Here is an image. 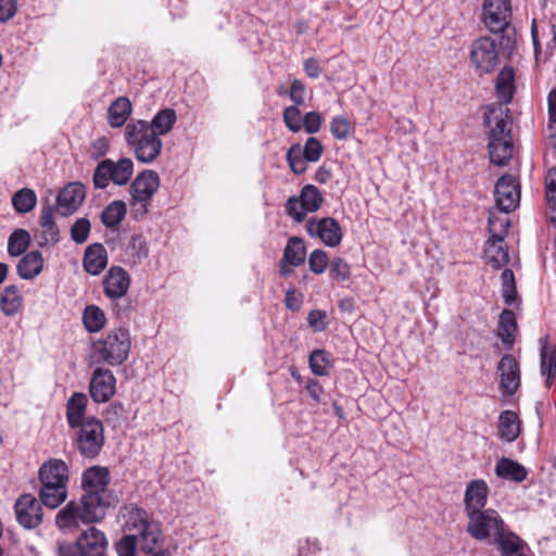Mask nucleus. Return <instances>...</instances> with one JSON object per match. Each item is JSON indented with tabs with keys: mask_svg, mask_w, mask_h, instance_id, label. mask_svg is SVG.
<instances>
[{
	"mask_svg": "<svg viewBox=\"0 0 556 556\" xmlns=\"http://www.w3.org/2000/svg\"><path fill=\"white\" fill-rule=\"evenodd\" d=\"M150 201H139L131 198V212L136 219L143 218L149 211Z\"/></svg>",
	"mask_w": 556,
	"mask_h": 556,
	"instance_id": "62",
	"label": "nucleus"
},
{
	"mask_svg": "<svg viewBox=\"0 0 556 556\" xmlns=\"http://www.w3.org/2000/svg\"><path fill=\"white\" fill-rule=\"evenodd\" d=\"M298 200L301 203V207L306 211V213L318 211L324 202L320 190L314 185H305Z\"/></svg>",
	"mask_w": 556,
	"mask_h": 556,
	"instance_id": "34",
	"label": "nucleus"
},
{
	"mask_svg": "<svg viewBox=\"0 0 556 556\" xmlns=\"http://www.w3.org/2000/svg\"><path fill=\"white\" fill-rule=\"evenodd\" d=\"M132 105L128 98L118 97L108 109V122L112 128L124 126L131 115Z\"/></svg>",
	"mask_w": 556,
	"mask_h": 556,
	"instance_id": "30",
	"label": "nucleus"
},
{
	"mask_svg": "<svg viewBox=\"0 0 556 556\" xmlns=\"http://www.w3.org/2000/svg\"><path fill=\"white\" fill-rule=\"evenodd\" d=\"M39 247L55 244L60 241V229L55 222L54 206L42 205L39 216V229L35 231Z\"/></svg>",
	"mask_w": 556,
	"mask_h": 556,
	"instance_id": "18",
	"label": "nucleus"
},
{
	"mask_svg": "<svg viewBox=\"0 0 556 556\" xmlns=\"http://www.w3.org/2000/svg\"><path fill=\"white\" fill-rule=\"evenodd\" d=\"M491 117H494L495 126L491 128L489 135L490 161L495 165L503 166L511 159L514 152L509 109L496 108L495 104H491L484 114L485 125L490 126Z\"/></svg>",
	"mask_w": 556,
	"mask_h": 556,
	"instance_id": "2",
	"label": "nucleus"
},
{
	"mask_svg": "<svg viewBox=\"0 0 556 556\" xmlns=\"http://www.w3.org/2000/svg\"><path fill=\"white\" fill-rule=\"evenodd\" d=\"M126 143L140 163H152L162 151V140L143 119H131L125 127Z\"/></svg>",
	"mask_w": 556,
	"mask_h": 556,
	"instance_id": "4",
	"label": "nucleus"
},
{
	"mask_svg": "<svg viewBox=\"0 0 556 556\" xmlns=\"http://www.w3.org/2000/svg\"><path fill=\"white\" fill-rule=\"evenodd\" d=\"M176 121L177 115L175 110L167 108L159 111L149 124L151 129L160 137L168 134L173 129Z\"/></svg>",
	"mask_w": 556,
	"mask_h": 556,
	"instance_id": "36",
	"label": "nucleus"
},
{
	"mask_svg": "<svg viewBox=\"0 0 556 556\" xmlns=\"http://www.w3.org/2000/svg\"><path fill=\"white\" fill-rule=\"evenodd\" d=\"M286 211L290 217H292L296 223H301L304 220L306 216V211L301 207V203L298 200V197H290L286 202Z\"/></svg>",
	"mask_w": 556,
	"mask_h": 556,
	"instance_id": "55",
	"label": "nucleus"
},
{
	"mask_svg": "<svg viewBox=\"0 0 556 556\" xmlns=\"http://www.w3.org/2000/svg\"><path fill=\"white\" fill-rule=\"evenodd\" d=\"M495 93L500 100L496 108L507 105L511 102L515 93V72L509 65L504 66L495 79Z\"/></svg>",
	"mask_w": 556,
	"mask_h": 556,
	"instance_id": "23",
	"label": "nucleus"
},
{
	"mask_svg": "<svg viewBox=\"0 0 556 556\" xmlns=\"http://www.w3.org/2000/svg\"><path fill=\"white\" fill-rule=\"evenodd\" d=\"M130 346L129 331L122 327L109 331L104 339L93 343L94 354L112 366L121 365L127 359Z\"/></svg>",
	"mask_w": 556,
	"mask_h": 556,
	"instance_id": "5",
	"label": "nucleus"
},
{
	"mask_svg": "<svg viewBox=\"0 0 556 556\" xmlns=\"http://www.w3.org/2000/svg\"><path fill=\"white\" fill-rule=\"evenodd\" d=\"M311 237H317L327 247H338L343 238V232L338 220L332 217L309 218L305 225Z\"/></svg>",
	"mask_w": 556,
	"mask_h": 556,
	"instance_id": "14",
	"label": "nucleus"
},
{
	"mask_svg": "<svg viewBox=\"0 0 556 556\" xmlns=\"http://www.w3.org/2000/svg\"><path fill=\"white\" fill-rule=\"evenodd\" d=\"M22 304V298L18 289L14 285L7 286L0 298V308L7 316L15 315Z\"/></svg>",
	"mask_w": 556,
	"mask_h": 556,
	"instance_id": "39",
	"label": "nucleus"
},
{
	"mask_svg": "<svg viewBox=\"0 0 556 556\" xmlns=\"http://www.w3.org/2000/svg\"><path fill=\"white\" fill-rule=\"evenodd\" d=\"M556 374V349H548L546 344L541 348V374Z\"/></svg>",
	"mask_w": 556,
	"mask_h": 556,
	"instance_id": "51",
	"label": "nucleus"
},
{
	"mask_svg": "<svg viewBox=\"0 0 556 556\" xmlns=\"http://www.w3.org/2000/svg\"><path fill=\"white\" fill-rule=\"evenodd\" d=\"M494 198L502 213H509L518 207L520 202V186L513 175H503L495 185Z\"/></svg>",
	"mask_w": 556,
	"mask_h": 556,
	"instance_id": "11",
	"label": "nucleus"
},
{
	"mask_svg": "<svg viewBox=\"0 0 556 556\" xmlns=\"http://www.w3.org/2000/svg\"><path fill=\"white\" fill-rule=\"evenodd\" d=\"M111 477L106 467L92 466L84 471L81 488L85 491L79 501H70L55 516L59 529L78 528L80 523H94L106 515L104 493Z\"/></svg>",
	"mask_w": 556,
	"mask_h": 556,
	"instance_id": "1",
	"label": "nucleus"
},
{
	"mask_svg": "<svg viewBox=\"0 0 556 556\" xmlns=\"http://www.w3.org/2000/svg\"><path fill=\"white\" fill-rule=\"evenodd\" d=\"M126 213V203L121 200H115L103 210L101 222L106 228H114L125 218Z\"/></svg>",
	"mask_w": 556,
	"mask_h": 556,
	"instance_id": "38",
	"label": "nucleus"
},
{
	"mask_svg": "<svg viewBox=\"0 0 556 556\" xmlns=\"http://www.w3.org/2000/svg\"><path fill=\"white\" fill-rule=\"evenodd\" d=\"M498 437L501 440L511 443L520 434L521 425L518 415L513 410H504L498 417Z\"/></svg>",
	"mask_w": 556,
	"mask_h": 556,
	"instance_id": "28",
	"label": "nucleus"
},
{
	"mask_svg": "<svg viewBox=\"0 0 556 556\" xmlns=\"http://www.w3.org/2000/svg\"><path fill=\"white\" fill-rule=\"evenodd\" d=\"M137 546L135 536L125 534L116 542L115 549L118 556H136Z\"/></svg>",
	"mask_w": 556,
	"mask_h": 556,
	"instance_id": "53",
	"label": "nucleus"
},
{
	"mask_svg": "<svg viewBox=\"0 0 556 556\" xmlns=\"http://www.w3.org/2000/svg\"><path fill=\"white\" fill-rule=\"evenodd\" d=\"M511 5L509 0H484L483 21L492 33H502L510 24Z\"/></svg>",
	"mask_w": 556,
	"mask_h": 556,
	"instance_id": "13",
	"label": "nucleus"
},
{
	"mask_svg": "<svg viewBox=\"0 0 556 556\" xmlns=\"http://www.w3.org/2000/svg\"><path fill=\"white\" fill-rule=\"evenodd\" d=\"M470 62L479 75L490 74L498 63V51L494 39L480 37L470 46Z\"/></svg>",
	"mask_w": 556,
	"mask_h": 556,
	"instance_id": "9",
	"label": "nucleus"
},
{
	"mask_svg": "<svg viewBox=\"0 0 556 556\" xmlns=\"http://www.w3.org/2000/svg\"><path fill=\"white\" fill-rule=\"evenodd\" d=\"M306 390L312 400H314L317 403L320 401V396L324 392V389L318 380L309 379L306 383Z\"/></svg>",
	"mask_w": 556,
	"mask_h": 556,
	"instance_id": "63",
	"label": "nucleus"
},
{
	"mask_svg": "<svg viewBox=\"0 0 556 556\" xmlns=\"http://www.w3.org/2000/svg\"><path fill=\"white\" fill-rule=\"evenodd\" d=\"M489 232L490 238L485 242L484 248V256L486 260V263L492 266L494 269H500L502 266L506 265L509 261L508 251L506 248H504L503 243V232L504 230L501 229L500 232H497L496 228V217L491 214L489 216Z\"/></svg>",
	"mask_w": 556,
	"mask_h": 556,
	"instance_id": "12",
	"label": "nucleus"
},
{
	"mask_svg": "<svg viewBox=\"0 0 556 556\" xmlns=\"http://www.w3.org/2000/svg\"><path fill=\"white\" fill-rule=\"evenodd\" d=\"M495 473L497 477L514 482H522L528 477L527 469L516 460L502 457L495 465Z\"/></svg>",
	"mask_w": 556,
	"mask_h": 556,
	"instance_id": "31",
	"label": "nucleus"
},
{
	"mask_svg": "<svg viewBox=\"0 0 556 556\" xmlns=\"http://www.w3.org/2000/svg\"><path fill=\"white\" fill-rule=\"evenodd\" d=\"M516 331L517 320L515 313L510 309H504L498 318L497 337L507 349H511L514 345Z\"/></svg>",
	"mask_w": 556,
	"mask_h": 556,
	"instance_id": "33",
	"label": "nucleus"
},
{
	"mask_svg": "<svg viewBox=\"0 0 556 556\" xmlns=\"http://www.w3.org/2000/svg\"><path fill=\"white\" fill-rule=\"evenodd\" d=\"M494 543L502 556H521L527 546L519 535L506 527L494 538Z\"/></svg>",
	"mask_w": 556,
	"mask_h": 556,
	"instance_id": "25",
	"label": "nucleus"
},
{
	"mask_svg": "<svg viewBox=\"0 0 556 556\" xmlns=\"http://www.w3.org/2000/svg\"><path fill=\"white\" fill-rule=\"evenodd\" d=\"M11 202L17 213L26 214L36 207L37 194L30 188H22L12 195Z\"/></svg>",
	"mask_w": 556,
	"mask_h": 556,
	"instance_id": "37",
	"label": "nucleus"
},
{
	"mask_svg": "<svg viewBox=\"0 0 556 556\" xmlns=\"http://www.w3.org/2000/svg\"><path fill=\"white\" fill-rule=\"evenodd\" d=\"M76 542L84 556H104L108 547L104 533L94 527L83 531Z\"/></svg>",
	"mask_w": 556,
	"mask_h": 556,
	"instance_id": "22",
	"label": "nucleus"
},
{
	"mask_svg": "<svg viewBox=\"0 0 556 556\" xmlns=\"http://www.w3.org/2000/svg\"><path fill=\"white\" fill-rule=\"evenodd\" d=\"M91 229V224L88 218L81 217L71 227V238L77 244H83L87 241Z\"/></svg>",
	"mask_w": 556,
	"mask_h": 556,
	"instance_id": "46",
	"label": "nucleus"
},
{
	"mask_svg": "<svg viewBox=\"0 0 556 556\" xmlns=\"http://www.w3.org/2000/svg\"><path fill=\"white\" fill-rule=\"evenodd\" d=\"M43 267V258L39 251L25 254L17 264V274L21 278L30 280L38 276Z\"/></svg>",
	"mask_w": 556,
	"mask_h": 556,
	"instance_id": "32",
	"label": "nucleus"
},
{
	"mask_svg": "<svg viewBox=\"0 0 556 556\" xmlns=\"http://www.w3.org/2000/svg\"><path fill=\"white\" fill-rule=\"evenodd\" d=\"M286 306L291 311H299L302 300L294 289H288L285 298Z\"/></svg>",
	"mask_w": 556,
	"mask_h": 556,
	"instance_id": "64",
	"label": "nucleus"
},
{
	"mask_svg": "<svg viewBox=\"0 0 556 556\" xmlns=\"http://www.w3.org/2000/svg\"><path fill=\"white\" fill-rule=\"evenodd\" d=\"M545 195L551 213L549 220L556 225V168H552L547 173L545 178Z\"/></svg>",
	"mask_w": 556,
	"mask_h": 556,
	"instance_id": "44",
	"label": "nucleus"
},
{
	"mask_svg": "<svg viewBox=\"0 0 556 556\" xmlns=\"http://www.w3.org/2000/svg\"><path fill=\"white\" fill-rule=\"evenodd\" d=\"M16 519L26 529H34L42 521L40 503L31 494L21 495L14 505Z\"/></svg>",
	"mask_w": 556,
	"mask_h": 556,
	"instance_id": "16",
	"label": "nucleus"
},
{
	"mask_svg": "<svg viewBox=\"0 0 556 556\" xmlns=\"http://www.w3.org/2000/svg\"><path fill=\"white\" fill-rule=\"evenodd\" d=\"M466 517L468 519L466 531L477 541L495 538L506 527L498 511L493 508L478 510L466 515Z\"/></svg>",
	"mask_w": 556,
	"mask_h": 556,
	"instance_id": "8",
	"label": "nucleus"
},
{
	"mask_svg": "<svg viewBox=\"0 0 556 556\" xmlns=\"http://www.w3.org/2000/svg\"><path fill=\"white\" fill-rule=\"evenodd\" d=\"M489 486L482 479L471 480L466 488L464 495L465 515L486 509Z\"/></svg>",
	"mask_w": 556,
	"mask_h": 556,
	"instance_id": "21",
	"label": "nucleus"
},
{
	"mask_svg": "<svg viewBox=\"0 0 556 556\" xmlns=\"http://www.w3.org/2000/svg\"><path fill=\"white\" fill-rule=\"evenodd\" d=\"M330 261L327 253L324 250L316 249L308 256V266L312 273L320 275L323 274Z\"/></svg>",
	"mask_w": 556,
	"mask_h": 556,
	"instance_id": "50",
	"label": "nucleus"
},
{
	"mask_svg": "<svg viewBox=\"0 0 556 556\" xmlns=\"http://www.w3.org/2000/svg\"><path fill=\"white\" fill-rule=\"evenodd\" d=\"M498 390L504 397L516 394L521 384L519 362L513 354H504L497 364Z\"/></svg>",
	"mask_w": 556,
	"mask_h": 556,
	"instance_id": "10",
	"label": "nucleus"
},
{
	"mask_svg": "<svg viewBox=\"0 0 556 556\" xmlns=\"http://www.w3.org/2000/svg\"><path fill=\"white\" fill-rule=\"evenodd\" d=\"M126 254L131 258L134 264H139L148 257L149 249L142 235H131L126 247Z\"/></svg>",
	"mask_w": 556,
	"mask_h": 556,
	"instance_id": "42",
	"label": "nucleus"
},
{
	"mask_svg": "<svg viewBox=\"0 0 556 556\" xmlns=\"http://www.w3.org/2000/svg\"><path fill=\"white\" fill-rule=\"evenodd\" d=\"M116 379L110 369L96 368L92 372L89 393L96 403H106L115 394Z\"/></svg>",
	"mask_w": 556,
	"mask_h": 556,
	"instance_id": "15",
	"label": "nucleus"
},
{
	"mask_svg": "<svg viewBox=\"0 0 556 556\" xmlns=\"http://www.w3.org/2000/svg\"><path fill=\"white\" fill-rule=\"evenodd\" d=\"M303 67L305 74L313 79L318 78L321 73L319 61L315 58L306 59L304 61Z\"/></svg>",
	"mask_w": 556,
	"mask_h": 556,
	"instance_id": "60",
	"label": "nucleus"
},
{
	"mask_svg": "<svg viewBox=\"0 0 556 556\" xmlns=\"http://www.w3.org/2000/svg\"><path fill=\"white\" fill-rule=\"evenodd\" d=\"M39 498L50 509L59 507L67 497V486L52 482H40Z\"/></svg>",
	"mask_w": 556,
	"mask_h": 556,
	"instance_id": "29",
	"label": "nucleus"
},
{
	"mask_svg": "<svg viewBox=\"0 0 556 556\" xmlns=\"http://www.w3.org/2000/svg\"><path fill=\"white\" fill-rule=\"evenodd\" d=\"M307 323L315 331L326 330L328 326L326 312L321 309L311 311L307 316Z\"/></svg>",
	"mask_w": 556,
	"mask_h": 556,
	"instance_id": "54",
	"label": "nucleus"
},
{
	"mask_svg": "<svg viewBox=\"0 0 556 556\" xmlns=\"http://www.w3.org/2000/svg\"><path fill=\"white\" fill-rule=\"evenodd\" d=\"M134 173V163L129 157H123L117 162L110 159L101 161L93 173L92 181L97 189H105L110 181L118 186L126 185Z\"/></svg>",
	"mask_w": 556,
	"mask_h": 556,
	"instance_id": "7",
	"label": "nucleus"
},
{
	"mask_svg": "<svg viewBox=\"0 0 556 556\" xmlns=\"http://www.w3.org/2000/svg\"><path fill=\"white\" fill-rule=\"evenodd\" d=\"M126 521L125 530L129 535L135 536L136 543L142 553H152L164 544V535L161 523L143 508L137 505L125 507Z\"/></svg>",
	"mask_w": 556,
	"mask_h": 556,
	"instance_id": "3",
	"label": "nucleus"
},
{
	"mask_svg": "<svg viewBox=\"0 0 556 556\" xmlns=\"http://www.w3.org/2000/svg\"><path fill=\"white\" fill-rule=\"evenodd\" d=\"M56 556H84L77 542L58 541L55 545Z\"/></svg>",
	"mask_w": 556,
	"mask_h": 556,
	"instance_id": "57",
	"label": "nucleus"
},
{
	"mask_svg": "<svg viewBox=\"0 0 556 556\" xmlns=\"http://www.w3.org/2000/svg\"><path fill=\"white\" fill-rule=\"evenodd\" d=\"M109 151V141L105 137L97 139L90 149V154L93 159H99Z\"/></svg>",
	"mask_w": 556,
	"mask_h": 556,
	"instance_id": "61",
	"label": "nucleus"
},
{
	"mask_svg": "<svg viewBox=\"0 0 556 556\" xmlns=\"http://www.w3.org/2000/svg\"><path fill=\"white\" fill-rule=\"evenodd\" d=\"M321 116L318 112L311 111L303 116V125L305 131L308 134H316L321 128Z\"/></svg>",
	"mask_w": 556,
	"mask_h": 556,
	"instance_id": "56",
	"label": "nucleus"
},
{
	"mask_svg": "<svg viewBox=\"0 0 556 556\" xmlns=\"http://www.w3.org/2000/svg\"><path fill=\"white\" fill-rule=\"evenodd\" d=\"M308 365L316 376H327L331 367L329 354L324 350H314L308 357Z\"/></svg>",
	"mask_w": 556,
	"mask_h": 556,
	"instance_id": "43",
	"label": "nucleus"
},
{
	"mask_svg": "<svg viewBox=\"0 0 556 556\" xmlns=\"http://www.w3.org/2000/svg\"><path fill=\"white\" fill-rule=\"evenodd\" d=\"M287 161L291 170L296 175L303 174L307 168V161L302 154V147L300 143H294L290 147L287 152Z\"/></svg>",
	"mask_w": 556,
	"mask_h": 556,
	"instance_id": "45",
	"label": "nucleus"
},
{
	"mask_svg": "<svg viewBox=\"0 0 556 556\" xmlns=\"http://www.w3.org/2000/svg\"><path fill=\"white\" fill-rule=\"evenodd\" d=\"M330 277L337 281H344L351 276L350 265L339 256L333 257L329 263Z\"/></svg>",
	"mask_w": 556,
	"mask_h": 556,
	"instance_id": "47",
	"label": "nucleus"
},
{
	"mask_svg": "<svg viewBox=\"0 0 556 556\" xmlns=\"http://www.w3.org/2000/svg\"><path fill=\"white\" fill-rule=\"evenodd\" d=\"M30 233L22 228L15 229L8 239V253L17 257L23 255L30 244Z\"/></svg>",
	"mask_w": 556,
	"mask_h": 556,
	"instance_id": "40",
	"label": "nucleus"
},
{
	"mask_svg": "<svg viewBox=\"0 0 556 556\" xmlns=\"http://www.w3.org/2000/svg\"><path fill=\"white\" fill-rule=\"evenodd\" d=\"M88 397L85 393L74 392L66 402V421L70 428L76 429L85 424Z\"/></svg>",
	"mask_w": 556,
	"mask_h": 556,
	"instance_id": "26",
	"label": "nucleus"
},
{
	"mask_svg": "<svg viewBox=\"0 0 556 556\" xmlns=\"http://www.w3.org/2000/svg\"><path fill=\"white\" fill-rule=\"evenodd\" d=\"M40 482H52L67 486L68 483V467L61 459H50L43 463L39 469Z\"/></svg>",
	"mask_w": 556,
	"mask_h": 556,
	"instance_id": "27",
	"label": "nucleus"
},
{
	"mask_svg": "<svg viewBox=\"0 0 556 556\" xmlns=\"http://www.w3.org/2000/svg\"><path fill=\"white\" fill-rule=\"evenodd\" d=\"M160 186L157 173L151 169L142 170L130 185V195L135 200L150 201Z\"/></svg>",
	"mask_w": 556,
	"mask_h": 556,
	"instance_id": "20",
	"label": "nucleus"
},
{
	"mask_svg": "<svg viewBox=\"0 0 556 556\" xmlns=\"http://www.w3.org/2000/svg\"><path fill=\"white\" fill-rule=\"evenodd\" d=\"M83 323L88 332L96 333L104 328L106 317L100 307L88 305L83 313Z\"/></svg>",
	"mask_w": 556,
	"mask_h": 556,
	"instance_id": "41",
	"label": "nucleus"
},
{
	"mask_svg": "<svg viewBox=\"0 0 556 556\" xmlns=\"http://www.w3.org/2000/svg\"><path fill=\"white\" fill-rule=\"evenodd\" d=\"M104 294L114 300L123 298L130 286V277L128 273L121 266H113L103 277Z\"/></svg>",
	"mask_w": 556,
	"mask_h": 556,
	"instance_id": "19",
	"label": "nucleus"
},
{
	"mask_svg": "<svg viewBox=\"0 0 556 556\" xmlns=\"http://www.w3.org/2000/svg\"><path fill=\"white\" fill-rule=\"evenodd\" d=\"M289 97L293 102V105L300 106L304 104L305 101V85L300 79H294L291 83V87L289 90Z\"/></svg>",
	"mask_w": 556,
	"mask_h": 556,
	"instance_id": "58",
	"label": "nucleus"
},
{
	"mask_svg": "<svg viewBox=\"0 0 556 556\" xmlns=\"http://www.w3.org/2000/svg\"><path fill=\"white\" fill-rule=\"evenodd\" d=\"M321 153L323 144L315 137H309L302 148V154L307 162H317L320 159Z\"/></svg>",
	"mask_w": 556,
	"mask_h": 556,
	"instance_id": "52",
	"label": "nucleus"
},
{
	"mask_svg": "<svg viewBox=\"0 0 556 556\" xmlns=\"http://www.w3.org/2000/svg\"><path fill=\"white\" fill-rule=\"evenodd\" d=\"M283 122L292 132L300 131L303 125V117L299 106L290 105L286 108L283 111Z\"/></svg>",
	"mask_w": 556,
	"mask_h": 556,
	"instance_id": "48",
	"label": "nucleus"
},
{
	"mask_svg": "<svg viewBox=\"0 0 556 556\" xmlns=\"http://www.w3.org/2000/svg\"><path fill=\"white\" fill-rule=\"evenodd\" d=\"M17 0H0V23H7L17 12Z\"/></svg>",
	"mask_w": 556,
	"mask_h": 556,
	"instance_id": "59",
	"label": "nucleus"
},
{
	"mask_svg": "<svg viewBox=\"0 0 556 556\" xmlns=\"http://www.w3.org/2000/svg\"><path fill=\"white\" fill-rule=\"evenodd\" d=\"M75 446L80 455L88 459H94L104 446V428L96 417H88L85 424L78 426Z\"/></svg>",
	"mask_w": 556,
	"mask_h": 556,
	"instance_id": "6",
	"label": "nucleus"
},
{
	"mask_svg": "<svg viewBox=\"0 0 556 556\" xmlns=\"http://www.w3.org/2000/svg\"><path fill=\"white\" fill-rule=\"evenodd\" d=\"M108 265V252L102 243H92L85 250L83 266L93 276L100 275Z\"/></svg>",
	"mask_w": 556,
	"mask_h": 556,
	"instance_id": "24",
	"label": "nucleus"
},
{
	"mask_svg": "<svg viewBox=\"0 0 556 556\" xmlns=\"http://www.w3.org/2000/svg\"><path fill=\"white\" fill-rule=\"evenodd\" d=\"M85 197L86 190L84 185L71 182L59 192L54 211H58L62 216H70L79 208Z\"/></svg>",
	"mask_w": 556,
	"mask_h": 556,
	"instance_id": "17",
	"label": "nucleus"
},
{
	"mask_svg": "<svg viewBox=\"0 0 556 556\" xmlns=\"http://www.w3.org/2000/svg\"><path fill=\"white\" fill-rule=\"evenodd\" d=\"M330 131L336 139L345 140L352 131V126L346 117L334 116L330 123Z\"/></svg>",
	"mask_w": 556,
	"mask_h": 556,
	"instance_id": "49",
	"label": "nucleus"
},
{
	"mask_svg": "<svg viewBox=\"0 0 556 556\" xmlns=\"http://www.w3.org/2000/svg\"><path fill=\"white\" fill-rule=\"evenodd\" d=\"M306 256V250L304 242L299 237H291L283 251L282 260L288 265L300 266L304 263Z\"/></svg>",
	"mask_w": 556,
	"mask_h": 556,
	"instance_id": "35",
	"label": "nucleus"
}]
</instances>
